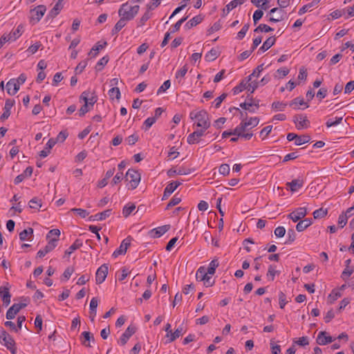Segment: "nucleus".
Listing matches in <instances>:
<instances>
[{
  "instance_id": "774afa93",
  "label": "nucleus",
  "mask_w": 354,
  "mask_h": 354,
  "mask_svg": "<svg viewBox=\"0 0 354 354\" xmlns=\"http://www.w3.org/2000/svg\"><path fill=\"white\" fill-rule=\"evenodd\" d=\"M161 3V0H151L147 5V11L153 10L157 8Z\"/></svg>"
},
{
  "instance_id": "c85d7f7f",
  "label": "nucleus",
  "mask_w": 354,
  "mask_h": 354,
  "mask_svg": "<svg viewBox=\"0 0 354 354\" xmlns=\"http://www.w3.org/2000/svg\"><path fill=\"white\" fill-rule=\"evenodd\" d=\"M276 41V38L273 36L268 37L263 44V45L259 48V50L265 52L270 48Z\"/></svg>"
},
{
  "instance_id": "cd10ccee",
  "label": "nucleus",
  "mask_w": 354,
  "mask_h": 354,
  "mask_svg": "<svg viewBox=\"0 0 354 354\" xmlns=\"http://www.w3.org/2000/svg\"><path fill=\"white\" fill-rule=\"evenodd\" d=\"M313 223L312 218H305L304 220L299 221V223L296 225V230L298 232H303Z\"/></svg>"
},
{
  "instance_id": "f704fd0d",
  "label": "nucleus",
  "mask_w": 354,
  "mask_h": 354,
  "mask_svg": "<svg viewBox=\"0 0 354 354\" xmlns=\"http://www.w3.org/2000/svg\"><path fill=\"white\" fill-rule=\"evenodd\" d=\"M207 269L205 267L201 266L196 271V279L198 281H202L207 276Z\"/></svg>"
},
{
  "instance_id": "4c0bfd02",
  "label": "nucleus",
  "mask_w": 354,
  "mask_h": 354,
  "mask_svg": "<svg viewBox=\"0 0 354 354\" xmlns=\"http://www.w3.org/2000/svg\"><path fill=\"white\" fill-rule=\"evenodd\" d=\"M182 184L181 182L179 181H173L169 183L167 187H165V190L167 193H170L171 194L177 189V187Z\"/></svg>"
},
{
  "instance_id": "4be33fe9",
  "label": "nucleus",
  "mask_w": 354,
  "mask_h": 354,
  "mask_svg": "<svg viewBox=\"0 0 354 354\" xmlns=\"http://www.w3.org/2000/svg\"><path fill=\"white\" fill-rule=\"evenodd\" d=\"M56 143L57 140H55L54 138L49 139L48 142L46 143L45 149L39 152L40 157L46 158V156H48L50 152V149L55 145Z\"/></svg>"
},
{
  "instance_id": "37998d69",
  "label": "nucleus",
  "mask_w": 354,
  "mask_h": 354,
  "mask_svg": "<svg viewBox=\"0 0 354 354\" xmlns=\"http://www.w3.org/2000/svg\"><path fill=\"white\" fill-rule=\"evenodd\" d=\"M348 221V214L346 213V211L345 212H342L338 218V225L339 227L342 228L344 227L346 224L347 223Z\"/></svg>"
},
{
  "instance_id": "a18cd8bd",
  "label": "nucleus",
  "mask_w": 354,
  "mask_h": 354,
  "mask_svg": "<svg viewBox=\"0 0 354 354\" xmlns=\"http://www.w3.org/2000/svg\"><path fill=\"white\" fill-rule=\"evenodd\" d=\"M286 106H287L286 103L283 102H279V101L274 102L271 105L272 109L277 111H283L285 109V108L286 107Z\"/></svg>"
},
{
  "instance_id": "c03bdc74",
  "label": "nucleus",
  "mask_w": 354,
  "mask_h": 354,
  "mask_svg": "<svg viewBox=\"0 0 354 354\" xmlns=\"http://www.w3.org/2000/svg\"><path fill=\"white\" fill-rule=\"evenodd\" d=\"M280 273L279 271H277L275 270V266L270 265L268 267V270L267 272V277H268L269 280L273 281L274 279L275 274H279Z\"/></svg>"
},
{
  "instance_id": "de8ad7c7",
  "label": "nucleus",
  "mask_w": 354,
  "mask_h": 354,
  "mask_svg": "<svg viewBox=\"0 0 354 354\" xmlns=\"http://www.w3.org/2000/svg\"><path fill=\"white\" fill-rule=\"evenodd\" d=\"M218 57V52L214 49L210 50L205 56L206 61L212 62Z\"/></svg>"
},
{
  "instance_id": "603ef678",
  "label": "nucleus",
  "mask_w": 354,
  "mask_h": 354,
  "mask_svg": "<svg viewBox=\"0 0 354 354\" xmlns=\"http://www.w3.org/2000/svg\"><path fill=\"white\" fill-rule=\"evenodd\" d=\"M109 60V58L107 55L101 58L97 63L95 66V69L97 71H101L103 68V67L108 63Z\"/></svg>"
},
{
  "instance_id": "a211bd4d",
  "label": "nucleus",
  "mask_w": 354,
  "mask_h": 354,
  "mask_svg": "<svg viewBox=\"0 0 354 354\" xmlns=\"http://www.w3.org/2000/svg\"><path fill=\"white\" fill-rule=\"evenodd\" d=\"M33 169L32 167H28L22 174L18 175L14 180L15 185L21 183L26 178L30 177L32 174Z\"/></svg>"
},
{
  "instance_id": "5fc2aeb1",
  "label": "nucleus",
  "mask_w": 354,
  "mask_h": 354,
  "mask_svg": "<svg viewBox=\"0 0 354 354\" xmlns=\"http://www.w3.org/2000/svg\"><path fill=\"white\" fill-rule=\"evenodd\" d=\"M29 207L32 209H39L41 207V201L35 197L29 201Z\"/></svg>"
},
{
  "instance_id": "f8f14e48",
  "label": "nucleus",
  "mask_w": 354,
  "mask_h": 354,
  "mask_svg": "<svg viewBox=\"0 0 354 354\" xmlns=\"http://www.w3.org/2000/svg\"><path fill=\"white\" fill-rule=\"evenodd\" d=\"M307 214V209L306 207H299L288 214V217L294 222H297L303 218Z\"/></svg>"
},
{
  "instance_id": "09e8293b",
  "label": "nucleus",
  "mask_w": 354,
  "mask_h": 354,
  "mask_svg": "<svg viewBox=\"0 0 354 354\" xmlns=\"http://www.w3.org/2000/svg\"><path fill=\"white\" fill-rule=\"evenodd\" d=\"M60 230L58 229L50 230L46 235V239L48 241H50V239H52L53 238H57L59 240V236H60Z\"/></svg>"
},
{
  "instance_id": "052dcab7",
  "label": "nucleus",
  "mask_w": 354,
  "mask_h": 354,
  "mask_svg": "<svg viewBox=\"0 0 354 354\" xmlns=\"http://www.w3.org/2000/svg\"><path fill=\"white\" fill-rule=\"evenodd\" d=\"M343 120L342 117H336L335 120L334 121L332 120V119H329L326 122V125L327 127H331L333 126H336L342 122Z\"/></svg>"
},
{
  "instance_id": "49530a36",
  "label": "nucleus",
  "mask_w": 354,
  "mask_h": 354,
  "mask_svg": "<svg viewBox=\"0 0 354 354\" xmlns=\"http://www.w3.org/2000/svg\"><path fill=\"white\" fill-rule=\"evenodd\" d=\"M219 263L217 259H213L207 270V272L209 274H214L216 271V268L218 266Z\"/></svg>"
},
{
  "instance_id": "2f4dec72",
  "label": "nucleus",
  "mask_w": 354,
  "mask_h": 354,
  "mask_svg": "<svg viewBox=\"0 0 354 354\" xmlns=\"http://www.w3.org/2000/svg\"><path fill=\"white\" fill-rule=\"evenodd\" d=\"M63 8V6L62 3L57 2L54 7L50 10L48 15V17L49 18H55Z\"/></svg>"
},
{
  "instance_id": "3c124183",
  "label": "nucleus",
  "mask_w": 354,
  "mask_h": 354,
  "mask_svg": "<svg viewBox=\"0 0 354 354\" xmlns=\"http://www.w3.org/2000/svg\"><path fill=\"white\" fill-rule=\"evenodd\" d=\"M249 28H250V24H245L241 28V30L237 33V35H236V39H239V40H241L242 39H243L247 33V32L249 30Z\"/></svg>"
},
{
  "instance_id": "20e7f679",
  "label": "nucleus",
  "mask_w": 354,
  "mask_h": 354,
  "mask_svg": "<svg viewBox=\"0 0 354 354\" xmlns=\"http://www.w3.org/2000/svg\"><path fill=\"white\" fill-rule=\"evenodd\" d=\"M125 179L130 183V187H129V189L133 190L138 186L141 179V175L136 169H129L126 174Z\"/></svg>"
},
{
  "instance_id": "a878e982",
  "label": "nucleus",
  "mask_w": 354,
  "mask_h": 354,
  "mask_svg": "<svg viewBox=\"0 0 354 354\" xmlns=\"http://www.w3.org/2000/svg\"><path fill=\"white\" fill-rule=\"evenodd\" d=\"M0 294L2 297V301L6 306H8L10 303L11 295L9 292V288L6 287L0 288Z\"/></svg>"
},
{
  "instance_id": "58836bf2",
  "label": "nucleus",
  "mask_w": 354,
  "mask_h": 354,
  "mask_svg": "<svg viewBox=\"0 0 354 354\" xmlns=\"http://www.w3.org/2000/svg\"><path fill=\"white\" fill-rule=\"evenodd\" d=\"M136 209V205L133 203H129L123 207L122 214L127 218L128 217L132 212Z\"/></svg>"
},
{
  "instance_id": "4d7b16f0",
  "label": "nucleus",
  "mask_w": 354,
  "mask_h": 354,
  "mask_svg": "<svg viewBox=\"0 0 354 354\" xmlns=\"http://www.w3.org/2000/svg\"><path fill=\"white\" fill-rule=\"evenodd\" d=\"M156 117L148 118L145 120L143 124V129L145 131H147L155 122H156Z\"/></svg>"
},
{
  "instance_id": "7c9ffc66",
  "label": "nucleus",
  "mask_w": 354,
  "mask_h": 354,
  "mask_svg": "<svg viewBox=\"0 0 354 354\" xmlns=\"http://www.w3.org/2000/svg\"><path fill=\"white\" fill-rule=\"evenodd\" d=\"M127 20L120 17L119 21L115 24V26L111 30V34L113 35H117L119 31L122 30L123 27H124L127 24Z\"/></svg>"
},
{
  "instance_id": "6e6d98bb",
  "label": "nucleus",
  "mask_w": 354,
  "mask_h": 354,
  "mask_svg": "<svg viewBox=\"0 0 354 354\" xmlns=\"http://www.w3.org/2000/svg\"><path fill=\"white\" fill-rule=\"evenodd\" d=\"M247 84H248V82H246V81L245 82L244 80H243V81H242V82L239 84V85H238V86H235V87L232 89V91H233V93H234V95H236V94L239 93L240 92L243 91L244 89H245L246 88H248V87L246 86Z\"/></svg>"
},
{
  "instance_id": "9d476101",
  "label": "nucleus",
  "mask_w": 354,
  "mask_h": 354,
  "mask_svg": "<svg viewBox=\"0 0 354 354\" xmlns=\"http://www.w3.org/2000/svg\"><path fill=\"white\" fill-rule=\"evenodd\" d=\"M108 270H109L108 266H107V264H105V263L102 265L97 270L96 274H95L96 283L100 284L102 282H104V281L105 280V279L106 278V276L108 274Z\"/></svg>"
},
{
  "instance_id": "69168bd1",
  "label": "nucleus",
  "mask_w": 354,
  "mask_h": 354,
  "mask_svg": "<svg viewBox=\"0 0 354 354\" xmlns=\"http://www.w3.org/2000/svg\"><path fill=\"white\" fill-rule=\"evenodd\" d=\"M230 166L228 164H222L219 167L218 171L221 174H223V176H227L230 174Z\"/></svg>"
},
{
  "instance_id": "6e6552de",
  "label": "nucleus",
  "mask_w": 354,
  "mask_h": 354,
  "mask_svg": "<svg viewBox=\"0 0 354 354\" xmlns=\"http://www.w3.org/2000/svg\"><path fill=\"white\" fill-rule=\"evenodd\" d=\"M136 327L134 326H129L126 330L122 333L120 338L118 339V343L121 346L127 344L129 338L136 333Z\"/></svg>"
},
{
  "instance_id": "ea45409f",
  "label": "nucleus",
  "mask_w": 354,
  "mask_h": 354,
  "mask_svg": "<svg viewBox=\"0 0 354 354\" xmlns=\"http://www.w3.org/2000/svg\"><path fill=\"white\" fill-rule=\"evenodd\" d=\"M109 95L111 100H113L115 97L117 100H120L121 93L119 88L113 87L109 91Z\"/></svg>"
},
{
  "instance_id": "39448f33",
  "label": "nucleus",
  "mask_w": 354,
  "mask_h": 354,
  "mask_svg": "<svg viewBox=\"0 0 354 354\" xmlns=\"http://www.w3.org/2000/svg\"><path fill=\"white\" fill-rule=\"evenodd\" d=\"M46 11L44 5H39L30 11V22L33 24L39 22Z\"/></svg>"
},
{
  "instance_id": "f03ea898",
  "label": "nucleus",
  "mask_w": 354,
  "mask_h": 354,
  "mask_svg": "<svg viewBox=\"0 0 354 354\" xmlns=\"http://www.w3.org/2000/svg\"><path fill=\"white\" fill-rule=\"evenodd\" d=\"M189 116L192 120L196 119L197 120V126L198 127L207 129L210 127L208 114L205 110H201L198 112L192 111Z\"/></svg>"
},
{
  "instance_id": "338daca9",
  "label": "nucleus",
  "mask_w": 354,
  "mask_h": 354,
  "mask_svg": "<svg viewBox=\"0 0 354 354\" xmlns=\"http://www.w3.org/2000/svg\"><path fill=\"white\" fill-rule=\"evenodd\" d=\"M73 272H74L73 268L68 267L65 270V271L64 272V273L62 274V280L64 279V280L67 281L68 279H69V278L71 277V276L72 275Z\"/></svg>"
},
{
  "instance_id": "864d4df0",
  "label": "nucleus",
  "mask_w": 354,
  "mask_h": 354,
  "mask_svg": "<svg viewBox=\"0 0 354 354\" xmlns=\"http://www.w3.org/2000/svg\"><path fill=\"white\" fill-rule=\"evenodd\" d=\"M264 69V64L259 65L252 73L251 75L248 76V81L252 80V77H259L261 72H262Z\"/></svg>"
},
{
  "instance_id": "f257e3e1",
  "label": "nucleus",
  "mask_w": 354,
  "mask_h": 354,
  "mask_svg": "<svg viewBox=\"0 0 354 354\" xmlns=\"http://www.w3.org/2000/svg\"><path fill=\"white\" fill-rule=\"evenodd\" d=\"M140 6L136 5L133 6H130L128 2L122 3L118 10V15L120 17L128 21L132 20L138 13Z\"/></svg>"
},
{
  "instance_id": "8fccbe9b",
  "label": "nucleus",
  "mask_w": 354,
  "mask_h": 354,
  "mask_svg": "<svg viewBox=\"0 0 354 354\" xmlns=\"http://www.w3.org/2000/svg\"><path fill=\"white\" fill-rule=\"evenodd\" d=\"M273 30H274V29L272 28H271L270 26H269L266 24H261L258 27H257L254 29V32H271Z\"/></svg>"
},
{
  "instance_id": "72a5a7b5",
  "label": "nucleus",
  "mask_w": 354,
  "mask_h": 354,
  "mask_svg": "<svg viewBox=\"0 0 354 354\" xmlns=\"http://www.w3.org/2000/svg\"><path fill=\"white\" fill-rule=\"evenodd\" d=\"M183 334V328L182 326L178 327L174 333L172 331L169 334V339L167 342L170 343L174 342L176 339L178 338Z\"/></svg>"
},
{
  "instance_id": "473e14b6",
  "label": "nucleus",
  "mask_w": 354,
  "mask_h": 354,
  "mask_svg": "<svg viewBox=\"0 0 354 354\" xmlns=\"http://www.w3.org/2000/svg\"><path fill=\"white\" fill-rule=\"evenodd\" d=\"M82 245V241L80 239H76L75 242L65 251V255L70 256L72 252L79 249Z\"/></svg>"
},
{
  "instance_id": "79ce46f5",
  "label": "nucleus",
  "mask_w": 354,
  "mask_h": 354,
  "mask_svg": "<svg viewBox=\"0 0 354 354\" xmlns=\"http://www.w3.org/2000/svg\"><path fill=\"white\" fill-rule=\"evenodd\" d=\"M327 214H328V209H323L322 207V208H319V209L314 211L313 214L314 218L317 219V218H324V216H326L327 215Z\"/></svg>"
},
{
  "instance_id": "0eeeda50",
  "label": "nucleus",
  "mask_w": 354,
  "mask_h": 354,
  "mask_svg": "<svg viewBox=\"0 0 354 354\" xmlns=\"http://www.w3.org/2000/svg\"><path fill=\"white\" fill-rule=\"evenodd\" d=\"M131 239L132 238L130 236L124 239L122 241L119 248L113 252L112 254L113 257L116 258L119 255L125 254L128 248L131 245Z\"/></svg>"
},
{
  "instance_id": "dca6fc26",
  "label": "nucleus",
  "mask_w": 354,
  "mask_h": 354,
  "mask_svg": "<svg viewBox=\"0 0 354 354\" xmlns=\"http://www.w3.org/2000/svg\"><path fill=\"white\" fill-rule=\"evenodd\" d=\"M170 228V225H165L157 228H154L149 232V234L153 238L160 237L165 234Z\"/></svg>"
},
{
  "instance_id": "13d9d810",
  "label": "nucleus",
  "mask_w": 354,
  "mask_h": 354,
  "mask_svg": "<svg viewBox=\"0 0 354 354\" xmlns=\"http://www.w3.org/2000/svg\"><path fill=\"white\" fill-rule=\"evenodd\" d=\"M246 129L244 127V125L241 122L239 125H238L232 132V135L237 136L238 137H241L243 131H245Z\"/></svg>"
},
{
  "instance_id": "c756f323",
  "label": "nucleus",
  "mask_w": 354,
  "mask_h": 354,
  "mask_svg": "<svg viewBox=\"0 0 354 354\" xmlns=\"http://www.w3.org/2000/svg\"><path fill=\"white\" fill-rule=\"evenodd\" d=\"M107 45L106 41H104L102 44H100L99 42L97 43L90 50L88 53V55L91 57H95L99 53L100 50L103 49Z\"/></svg>"
},
{
  "instance_id": "6ab92c4d",
  "label": "nucleus",
  "mask_w": 354,
  "mask_h": 354,
  "mask_svg": "<svg viewBox=\"0 0 354 354\" xmlns=\"http://www.w3.org/2000/svg\"><path fill=\"white\" fill-rule=\"evenodd\" d=\"M246 0H233L230 1L223 10V16L227 15L232 9L235 8L238 5L243 4Z\"/></svg>"
},
{
  "instance_id": "a19ab883",
  "label": "nucleus",
  "mask_w": 354,
  "mask_h": 354,
  "mask_svg": "<svg viewBox=\"0 0 354 354\" xmlns=\"http://www.w3.org/2000/svg\"><path fill=\"white\" fill-rule=\"evenodd\" d=\"M296 232L293 229H288L287 232V240L285 242V244H291L296 239Z\"/></svg>"
},
{
  "instance_id": "bf43d9fd",
  "label": "nucleus",
  "mask_w": 354,
  "mask_h": 354,
  "mask_svg": "<svg viewBox=\"0 0 354 354\" xmlns=\"http://www.w3.org/2000/svg\"><path fill=\"white\" fill-rule=\"evenodd\" d=\"M181 201V198L180 197H178L177 195H174L173 198L170 200L169 203L167 204L166 207V209H169L170 207L178 205Z\"/></svg>"
},
{
  "instance_id": "7ed1b4c3",
  "label": "nucleus",
  "mask_w": 354,
  "mask_h": 354,
  "mask_svg": "<svg viewBox=\"0 0 354 354\" xmlns=\"http://www.w3.org/2000/svg\"><path fill=\"white\" fill-rule=\"evenodd\" d=\"M0 340L12 354L17 353V348L14 339L3 328L0 330Z\"/></svg>"
},
{
  "instance_id": "b1692460",
  "label": "nucleus",
  "mask_w": 354,
  "mask_h": 354,
  "mask_svg": "<svg viewBox=\"0 0 354 354\" xmlns=\"http://www.w3.org/2000/svg\"><path fill=\"white\" fill-rule=\"evenodd\" d=\"M273 14L274 15V17L278 19L279 21H283L286 16V12L280 7L271 9L269 12V15H271Z\"/></svg>"
},
{
  "instance_id": "e433bc0d",
  "label": "nucleus",
  "mask_w": 354,
  "mask_h": 354,
  "mask_svg": "<svg viewBox=\"0 0 354 354\" xmlns=\"http://www.w3.org/2000/svg\"><path fill=\"white\" fill-rule=\"evenodd\" d=\"M259 122V119L257 117H254V118H250V119L248 121L246 120V122H242V124L244 125V127L245 128V129H247L250 127V128H252V127H254L257 126Z\"/></svg>"
},
{
  "instance_id": "aec40b11",
  "label": "nucleus",
  "mask_w": 354,
  "mask_h": 354,
  "mask_svg": "<svg viewBox=\"0 0 354 354\" xmlns=\"http://www.w3.org/2000/svg\"><path fill=\"white\" fill-rule=\"evenodd\" d=\"M111 209H106L100 213H97L95 215H92L88 218V220L91 221H103L109 217L111 214Z\"/></svg>"
},
{
  "instance_id": "e2e57ef3",
  "label": "nucleus",
  "mask_w": 354,
  "mask_h": 354,
  "mask_svg": "<svg viewBox=\"0 0 354 354\" xmlns=\"http://www.w3.org/2000/svg\"><path fill=\"white\" fill-rule=\"evenodd\" d=\"M71 211L77 213L81 218H85L89 214L88 212L81 208H73Z\"/></svg>"
},
{
  "instance_id": "1a4fd4ad",
  "label": "nucleus",
  "mask_w": 354,
  "mask_h": 354,
  "mask_svg": "<svg viewBox=\"0 0 354 354\" xmlns=\"http://www.w3.org/2000/svg\"><path fill=\"white\" fill-rule=\"evenodd\" d=\"M27 306L26 303L14 304L9 308L6 313V318L9 320L15 317V315L20 311L21 309Z\"/></svg>"
},
{
  "instance_id": "bb28decb",
  "label": "nucleus",
  "mask_w": 354,
  "mask_h": 354,
  "mask_svg": "<svg viewBox=\"0 0 354 354\" xmlns=\"http://www.w3.org/2000/svg\"><path fill=\"white\" fill-rule=\"evenodd\" d=\"M298 105H301V106L304 105L305 107L304 109L308 108L309 106V105L307 104V102H304V98L301 97H298L293 99L289 103V106L292 107L294 109H299Z\"/></svg>"
},
{
  "instance_id": "423d86ee",
  "label": "nucleus",
  "mask_w": 354,
  "mask_h": 354,
  "mask_svg": "<svg viewBox=\"0 0 354 354\" xmlns=\"http://www.w3.org/2000/svg\"><path fill=\"white\" fill-rule=\"evenodd\" d=\"M57 241L58 239L57 238H53L52 239H50L44 248L38 251L37 257L39 258H42L46 254L51 252L57 246Z\"/></svg>"
},
{
  "instance_id": "5701e85b",
  "label": "nucleus",
  "mask_w": 354,
  "mask_h": 354,
  "mask_svg": "<svg viewBox=\"0 0 354 354\" xmlns=\"http://www.w3.org/2000/svg\"><path fill=\"white\" fill-rule=\"evenodd\" d=\"M203 19H204V17L203 15H196L185 24V28L187 29H190V28L197 26L198 24H201L203 21Z\"/></svg>"
},
{
  "instance_id": "412c9836",
  "label": "nucleus",
  "mask_w": 354,
  "mask_h": 354,
  "mask_svg": "<svg viewBox=\"0 0 354 354\" xmlns=\"http://www.w3.org/2000/svg\"><path fill=\"white\" fill-rule=\"evenodd\" d=\"M6 88L9 95H14L19 90V86L15 82V78H13L8 82Z\"/></svg>"
},
{
  "instance_id": "0e129e2a",
  "label": "nucleus",
  "mask_w": 354,
  "mask_h": 354,
  "mask_svg": "<svg viewBox=\"0 0 354 354\" xmlns=\"http://www.w3.org/2000/svg\"><path fill=\"white\" fill-rule=\"evenodd\" d=\"M279 307L280 308L283 309L286 304L288 303L286 301V295L280 291L279 293Z\"/></svg>"
},
{
  "instance_id": "4468645a",
  "label": "nucleus",
  "mask_w": 354,
  "mask_h": 354,
  "mask_svg": "<svg viewBox=\"0 0 354 354\" xmlns=\"http://www.w3.org/2000/svg\"><path fill=\"white\" fill-rule=\"evenodd\" d=\"M206 129H201L194 131L187 136V141L189 145L198 143L200 141V138L204 135Z\"/></svg>"
},
{
  "instance_id": "680f3d73",
  "label": "nucleus",
  "mask_w": 354,
  "mask_h": 354,
  "mask_svg": "<svg viewBox=\"0 0 354 354\" xmlns=\"http://www.w3.org/2000/svg\"><path fill=\"white\" fill-rule=\"evenodd\" d=\"M24 29V26L22 25H19L15 30L10 32V34L12 36V40H16L22 33Z\"/></svg>"
},
{
  "instance_id": "ddd939ff",
  "label": "nucleus",
  "mask_w": 354,
  "mask_h": 354,
  "mask_svg": "<svg viewBox=\"0 0 354 354\" xmlns=\"http://www.w3.org/2000/svg\"><path fill=\"white\" fill-rule=\"evenodd\" d=\"M333 341L334 339L331 336L328 335L326 331H320L316 339V342L319 345H326Z\"/></svg>"
},
{
  "instance_id": "c9c22d12",
  "label": "nucleus",
  "mask_w": 354,
  "mask_h": 354,
  "mask_svg": "<svg viewBox=\"0 0 354 354\" xmlns=\"http://www.w3.org/2000/svg\"><path fill=\"white\" fill-rule=\"evenodd\" d=\"M310 140V136L308 135L298 136L295 141V144L297 146L301 145L305 143L309 142Z\"/></svg>"
},
{
  "instance_id": "2eb2a0df",
  "label": "nucleus",
  "mask_w": 354,
  "mask_h": 354,
  "mask_svg": "<svg viewBox=\"0 0 354 354\" xmlns=\"http://www.w3.org/2000/svg\"><path fill=\"white\" fill-rule=\"evenodd\" d=\"M15 100L11 99H7L5 102V106L3 108V113L0 116V120L1 121H4L8 119L10 115V109L15 105Z\"/></svg>"
},
{
  "instance_id": "393cba45",
  "label": "nucleus",
  "mask_w": 354,
  "mask_h": 354,
  "mask_svg": "<svg viewBox=\"0 0 354 354\" xmlns=\"http://www.w3.org/2000/svg\"><path fill=\"white\" fill-rule=\"evenodd\" d=\"M304 181L301 179H294L291 182L286 183V185L290 187L291 192H297L299 188L303 186Z\"/></svg>"
},
{
  "instance_id": "f3484780",
  "label": "nucleus",
  "mask_w": 354,
  "mask_h": 354,
  "mask_svg": "<svg viewBox=\"0 0 354 354\" xmlns=\"http://www.w3.org/2000/svg\"><path fill=\"white\" fill-rule=\"evenodd\" d=\"M80 340L84 346L91 347L90 342H94L95 339L91 333L88 331H84L80 336Z\"/></svg>"
},
{
  "instance_id": "9b49d317",
  "label": "nucleus",
  "mask_w": 354,
  "mask_h": 354,
  "mask_svg": "<svg viewBox=\"0 0 354 354\" xmlns=\"http://www.w3.org/2000/svg\"><path fill=\"white\" fill-rule=\"evenodd\" d=\"M293 122L296 124V127L299 130L308 128L310 124L307 117L302 115L294 116Z\"/></svg>"
}]
</instances>
